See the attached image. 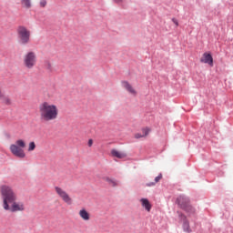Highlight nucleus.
<instances>
[{
	"instance_id": "1",
	"label": "nucleus",
	"mask_w": 233,
	"mask_h": 233,
	"mask_svg": "<svg viewBox=\"0 0 233 233\" xmlns=\"http://www.w3.org/2000/svg\"><path fill=\"white\" fill-rule=\"evenodd\" d=\"M0 192L4 210H8L9 212H25L26 210L25 202L17 200V193L11 187L1 186Z\"/></svg>"
},
{
	"instance_id": "2",
	"label": "nucleus",
	"mask_w": 233,
	"mask_h": 233,
	"mask_svg": "<svg viewBox=\"0 0 233 233\" xmlns=\"http://www.w3.org/2000/svg\"><path fill=\"white\" fill-rule=\"evenodd\" d=\"M38 116L41 123H52L59 117V107L56 104L44 101L38 106Z\"/></svg>"
},
{
	"instance_id": "3",
	"label": "nucleus",
	"mask_w": 233,
	"mask_h": 233,
	"mask_svg": "<svg viewBox=\"0 0 233 233\" xmlns=\"http://www.w3.org/2000/svg\"><path fill=\"white\" fill-rule=\"evenodd\" d=\"M23 148H26V142L23 139L16 140L15 144H12L9 147L11 154L16 157H20L21 159L26 157V154H25V150Z\"/></svg>"
},
{
	"instance_id": "4",
	"label": "nucleus",
	"mask_w": 233,
	"mask_h": 233,
	"mask_svg": "<svg viewBox=\"0 0 233 233\" xmlns=\"http://www.w3.org/2000/svg\"><path fill=\"white\" fill-rule=\"evenodd\" d=\"M23 65L27 70H32L37 65V55L34 51H28L23 56Z\"/></svg>"
},
{
	"instance_id": "5",
	"label": "nucleus",
	"mask_w": 233,
	"mask_h": 233,
	"mask_svg": "<svg viewBox=\"0 0 233 233\" xmlns=\"http://www.w3.org/2000/svg\"><path fill=\"white\" fill-rule=\"evenodd\" d=\"M16 32L18 39L22 45H28L30 43L32 32H30L28 28H26L25 25H19Z\"/></svg>"
},
{
	"instance_id": "6",
	"label": "nucleus",
	"mask_w": 233,
	"mask_h": 233,
	"mask_svg": "<svg viewBox=\"0 0 233 233\" xmlns=\"http://www.w3.org/2000/svg\"><path fill=\"white\" fill-rule=\"evenodd\" d=\"M177 203L179 205L180 208L187 212V214H194L196 212V209L190 206V200L185 196H179L177 198Z\"/></svg>"
},
{
	"instance_id": "7",
	"label": "nucleus",
	"mask_w": 233,
	"mask_h": 233,
	"mask_svg": "<svg viewBox=\"0 0 233 233\" xmlns=\"http://www.w3.org/2000/svg\"><path fill=\"white\" fill-rule=\"evenodd\" d=\"M55 191L64 203H66V205H70L72 203V198H70V195H68L65 189L59 187H55Z\"/></svg>"
},
{
	"instance_id": "8",
	"label": "nucleus",
	"mask_w": 233,
	"mask_h": 233,
	"mask_svg": "<svg viewBox=\"0 0 233 233\" xmlns=\"http://www.w3.org/2000/svg\"><path fill=\"white\" fill-rule=\"evenodd\" d=\"M121 85H122L123 88H125V90H127V92H128V94H130L134 97H136V96H137V91L136 90V88H134V86L132 84H130L128 81H122Z\"/></svg>"
},
{
	"instance_id": "9",
	"label": "nucleus",
	"mask_w": 233,
	"mask_h": 233,
	"mask_svg": "<svg viewBox=\"0 0 233 233\" xmlns=\"http://www.w3.org/2000/svg\"><path fill=\"white\" fill-rule=\"evenodd\" d=\"M200 62L209 65L210 66H214V58H212V55L208 53L203 54Z\"/></svg>"
},
{
	"instance_id": "10",
	"label": "nucleus",
	"mask_w": 233,
	"mask_h": 233,
	"mask_svg": "<svg viewBox=\"0 0 233 233\" xmlns=\"http://www.w3.org/2000/svg\"><path fill=\"white\" fill-rule=\"evenodd\" d=\"M111 156L113 157H117V159H125V157H127V153L118 151L117 149H112Z\"/></svg>"
},
{
	"instance_id": "11",
	"label": "nucleus",
	"mask_w": 233,
	"mask_h": 233,
	"mask_svg": "<svg viewBox=\"0 0 233 233\" xmlns=\"http://www.w3.org/2000/svg\"><path fill=\"white\" fill-rule=\"evenodd\" d=\"M78 215L81 218V219H83V221H90V213H88L86 209L85 208L80 209Z\"/></svg>"
},
{
	"instance_id": "12",
	"label": "nucleus",
	"mask_w": 233,
	"mask_h": 233,
	"mask_svg": "<svg viewBox=\"0 0 233 233\" xmlns=\"http://www.w3.org/2000/svg\"><path fill=\"white\" fill-rule=\"evenodd\" d=\"M180 218L182 221H184L183 229L185 230V232H187V233L192 232V229H190V224L187 221V217L184 215H180Z\"/></svg>"
},
{
	"instance_id": "13",
	"label": "nucleus",
	"mask_w": 233,
	"mask_h": 233,
	"mask_svg": "<svg viewBox=\"0 0 233 233\" xmlns=\"http://www.w3.org/2000/svg\"><path fill=\"white\" fill-rule=\"evenodd\" d=\"M104 181H106V183H108L109 187H117L119 185V183L117 182V180L111 178L109 177H103Z\"/></svg>"
},
{
	"instance_id": "14",
	"label": "nucleus",
	"mask_w": 233,
	"mask_h": 233,
	"mask_svg": "<svg viewBox=\"0 0 233 233\" xmlns=\"http://www.w3.org/2000/svg\"><path fill=\"white\" fill-rule=\"evenodd\" d=\"M20 5L22 8H25V10H30L33 6L32 0H20Z\"/></svg>"
},
{
	"instance_id": "15",
	"label": "nucleus",
	"mask_w": 233,
	"mask_h": 233,
	"mask_svg": "<svg viewBox=\"0 0 233 233\" xmlns=\"http://www.w3.org/2000/svg\"><path fill=\"white\" fill-rule=\"evenodd\" d=\"M0 101H2L4 105H12V100L6 95H4L3 98H0Z\"/></svg>"
},
{
	"instance_id": "16",
	"label": "nucleus",
	"mask_w": 233,
	"mask_h": 233,
	"mask_svg": "<svg viewBox=\"0 0 233 233\" xmlns=\"http://www.w3.org/2000/svg\"><path fill=\"white\" fill-rule=\"evenodd\" d=\"M147 136V129H142V133H136L135 139H141V137H145Z\"/></svg>"
},
{
	"instance_id": "17",
	"label": "nucleus",
	"mask_w": 233,
	"mask_h": 233,
	"mask_svg": "<svg viewBox=\"0 0 233 233\" xmlns=\"http://www.w3.org/2000/svg\"><path fill=\"white\" fill-rule=\"evenodd\" d=\"M162 177H163L162 175H158L157 177H155V182L147 184V187H154V185H156V183H159V181H161Z\"/></svg>"
},
{
	"instance_id": "18",
	"label": "nucleus",
	"mask_w": 233,
	"mask_h": 233,
	"mask_svg": "<svg viewBox=\"0 0 233 233\" xmlns=\"http://www.w3.org/2000/svg\"><path fill=\"white\" fill-rule=\"evenodd\" d=\"M27 150L28 152H34L35 150V142H30Z\"/></svg>"
},
{
	"instance_id": "19",
	"label": "nucleus",
	"mask_w": 233,
	"mask_h": 233,
	"mask_svg": "<svg viewBox=\"0 0 233 233\" xmlns=\"http://www.w3.org/2000/svg\"><path fill=\"white\" fill-rule=\"evenodd\" d=\"M46 0H40L39 2V5L41 6V8H45V6H46Z\"/></svg>"
},
{
	"instance_id": "20",
	"label": "nucleus",
	"mask_w": 233,
	"mask_h": 233,
	"mask_svg": "<svg viewBox=\"0 0 233 233\" xmlns=\"http://www.w3.org/2000/svg\"><path fill=\"white\" fill-rule=\"evenodd\" d=\"M140 201H141V203H142V207H144L145 208H147V198H141Z\"/></svg>"
},
{
	"instance_id": "21",
	"label": "nucleus",
	"mask_w": 233,
	"mask_h": 233,
	"mask_svg": "<svg viewBox=\"0 0 233 233\" xmlns=\"http://www.w3.org/2000/svg\"><path fill=\"white\" fill-rule=\"evenodd\" d=\"M150 208H152V205H150V202L148 200L147 201V212H150Z\"/></svg>"
},
{
	"instance_id": "22",
	"label": "nucleus",
	"mask_w": 233,
	"mask_h": 233,
	"mask_svg": "<svg viewBox=\"0 0 233 233\" xmlns=\"http://www.w3.org/2000/svg\"><path fill=\"white\" fill-rule=\"evenodd\" d=\"M172 22L174 23V25H176V26H179V22H177V19L173 18Z\"/></svg>"
},
{
	"instance_id": "23",
	"label": "nucleus",
	"mask_w": 233,
	"mask_h": 233,
	"mask_svg": "<svg viewBox=\"0 0 233 233\" xmlns=\"http://www.w3.org/2000/svg\"><path fill=\"white\" fill-rule=\"evenodd\" d=\"M88 147H92L94 145V140L89 139L87 142Z\"/></svg>"
},
{
	"instance_id": "24",
	"label": "nucleus",
	"mask_w": 233,
	"mask_h": 233,
	"mask_svg": "<svg viewBox=\"0 0 233 233\" xmlns=\"http://www.w3.org/2000/svg\"><path fill=\"white\" fill-rule=\"evenodd\" d=\"M47 66L48 68H52V64H50V62H47Z\"/></svg>"
},
{
	"instance_id": "25",
	"label": "nucleus",
	"mask_w": 233,
	"mask_h": 233,
	"mask_svg": "<svg viewBox=\"0 0 233 233\" xmlns=\"http://www.w3.org/2000/svg\"><path fill=\"white\" fill-rule=\"evenodd\" d=\"M115 3H121L123 0H114Z\"/></svg>"
}]
</instances>
